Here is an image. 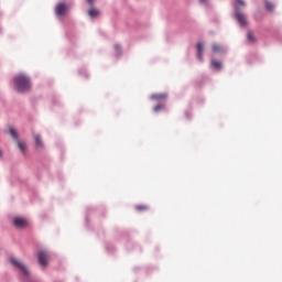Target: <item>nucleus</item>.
Instances as JSON below:
<instances>
[{
    "instance_id": "nucleus-2",
    "label": "nucleus",
    "mask_w": 282,
    "mask_h": 282,
    "mask_svg": "<svg viewBox=\"0 0 282 282\" xmlns=\"http://www.w3.org/2000/svg\"><path fill=\"white\" fill-rule=\"evenodd\" d=\"M37 261L42 268H47V263H50V253H47V251H39Z\"/></svg>"
},
{
    "instance_id": "nucleus-17",
    "label": "nucleus",
    "mask_w": 282,
    "mask_h": 282,
    "mask_svg": "<svg viewBox=\"0 0 282 282\" xmlns=\"http://www.w3.org/2000/svg\"><path fill=\"white\" fill-rule=\"evenodd\" d=\"M213 67H215L216 69H221V62L219 61H213L212 62Z\"/></svg>"
},
{
    "instance_id": "nucleus-23",
    "label": "nucleus",
    "mask_w": 282,
    "mask_h": 282,
    "mask_svg": "<svg viewBox=\"0 0 282 282\" xmlns=\"http://www.w3.org/2000/svg\"><path fill=\"white\" fill-rule=\"evenodd\" d=\"M0 158H1V151H0Z\"/></svg>"
},
{
    "instance_id": "nucleus-18",
    "label": "nucleus",
    "mask_w": 282,
    "mask_h": 282,
    "mask_svg": "<svg viewBox=\"0 0 282 282\" xmlns=\"http://www.w3.org/2000/svg\"><path fill=\"white\" fill-rule=\"evenodd\" d=\"M162 109H164V105H158L154 107L155 113H158L159 111H162Z\"/></svg>"
},
{
    "instance_id": "nucleus-7",
    "label": "nucleus",
    "mask_w": 282,
    "mask_h": 282,
    "mask_svg": "<svg viewBox=\"0 0 282 282\" xmlns=\"http://www.w3.org/2000/svg\"><path fill=\"white\" fill-rule=\"evenodd\" d=\"M166 98H169V95H166V93L153 94L151 96L152 100H166Z\"/></svg>"
},
{
    "instance_id": "nucleus-3",
    "label": "nucleus",
    "mask_w": 282,
    "mask_h": 282,
    "mask_svg": "<svg viewBox=\"0 0 282 282\" xmlns=\"http://www.w3.org/2000/svg\"><path fill=\"white\" fill-rule=\"evenodd\" d=\"M10 261L15 268H19V270H21L24 276H30V270H28V267H25V264L21 263V261L17 260V258H11Z\"/></svg>"
},
{
    "instance_id": "nucleus-19",
    "label": "nucleus",
    "mask_w": 282,
    "mask_h": 282,
    "mask_svg": "<svg viewBox=\"0 0 282 282\" xmlns=\"http://www.w3.org/2000/svg\"><path fill=\"white\" fill-rule=\"evenodd\" d=\"M236 2L238 3V6H246V2H243V0H236Z\"/></svg>"
},
{
    "instance_id": "nucleus-14",
    "label": "nucleus",
    "mask_w": 282,
    "mask_h": 282,
    "mask_svg": "<svg viewBox=\"0 0 282 282\" xmlns=\"http://www.w3.org/2000/svg\"><path fill=\"white\" fill-rule=\"evenodd\" d=\"M88 14H89V17H98V15L100 14V11H98V9L91 8V9L88 11Z\"/></svg>"
},
{
    "instance_id": "nucleus-21",
    "label": "nucleus",
    "mask_w": 282,
    "mask_h": 282,
    "mask_svg": "<svg viewBox=\"0 0 282 282\" xmlns=\"http://www.w3.org/2000/svg\"><path fill=\"white\" fill-rule=\"evenodd\" d=\"M115 50H120V46L116 45V46H115Z\"/></svg>"
},
{
    "instance_id": "nucleus-9",
    "label": "nucleus",
    "mask_w": 282,
    "mask_h": 282,
    "mask_svg": "<svg viewBox=\"0 0 282 282\" xmlns=\"http://www.w3.org/2000/svg\"><path fill=\"white\" fill-rule=\"evenodd\" d=\"M197 52H198L197 56H198L199 61H202V56L204 54V44H202V43L197 44Z\"/></svg>"
},
{
    "instance_id": "nucleus-1",
    "label": "nucleus",
    "mask_w": 282,
    "mask_h": 282,
    "mask_svg": "<svg viewBox=\"0 0 282 282\" xmlns=\"http://www.w3.org/2000/svg\"><path fill=\"white\" fill-rule=\"evenodd\" d=\"M14 85L15 90L20 91V94L30 91V87H32V85L30 84V78L23 74L17 75L14 77Z\"/></svg>"
},
{
    "instance_id": "nucleus-11",
    "label": "nucleus",
    "mask_w": 282,
    "mask_h": 282,
    "mask_svg": "<svg viewBox=\"0 0 282 282\" xmlns=\"http://www.w3.org/2000/svg\"><path fill=\"white\" fill-rule=\"evenodd\" d=\"M9 133L13 138V140H19V134L17 133V130H14V128L10 127Z\"/></svg>"
},
{
    "instance_id": "nucleus-12",
    "label": "nucleus",
    "mask_w": 282,
    "mask_h": 282,
    "mask_svg": "<svg viewBox=\"0 0 282 282\" xmlns=\"http://www.w3.org/2000/svg\"><path fill=\"white\" fill-rule=\"evenodd\" d=\"M18 148L20 149V151H22V153H25L28 145L23 141H18Z\"/></svg>"
},
{
    "instance_id": "nucleus-16",
    "label": "nucleus",
    "mask_w": 282,
    "mask_h": 282,
    "mask_svg": "<svg viewBox=\"0 0 282 282\" xmlns=\"http://www.w3.org/2000/svg\"><path fill=\"white\" fill-rule=\"evenodd\" d=\"M135 210L145 212V210H149V206H147V205H137Z\"/></svg>"
},
{
    "instance_id": "nucleus-15",
    "label": "nucleus",
    "mask_w": 282,
    "mask_h": 282,
    "mask_svg": "<svg viewBox=\"0 0 282 282\" xmlns=\"http://www.w3.org/2000/svg\"><path fill=\"white\" fill-rule=\"evenodd\" d=\"M264 4H265L267 10H269V12L274 11V4L272 2L265 1Z\"/></svg>"
},
{
    "instance_id": "nucleus-10",
    "label": "nucleus",
    "mask_w": 282,
    "mask_h": 282,
    "mask_svg": "<svg viewBox=\"0 0 282 282\" xmlns=\"http://www.w3.org/2000/svg\"><path fill=\"white\" fill-rule=\"evenodd\" d=\"M212 50L215 53H221V52H224V46H221L220 44H213Z\"/></svg>"
},
{
    "instance_id": "nucleus-5",
    "label": "nucleus",
    "mask_w": 282,
    "mask_h": 282,
    "mask_svg": "<svg viewBox=\"0 0 282 282\" xmlns=\"http://www.w3.org/2000/svg\"><path fill=\"white\" fill-rule=\"evenodd\" d=\"M236 19L240 25H248V21L246 20V15L239 11V9L236 10Z\"/></svg>"
},
{
    "instance_id": "nucleus-22",
    "label": "nucleus",
    "mask_w": 282,
    "mask_h": 282,
    "mask_svg": "<svg viewBox=\"0 0 282 282\" xmlns=\"http://www.w3.org/2000/svg\"><path fill=\"white\" fill-rule=\"evenodd\" d=\"M202 3H206V0H199Z\"/></svg>"
},
{
    "instance_id": "nucleus-8",
    "label": "nucleus",
    "mask_w": 282,
    "mask_h": 282,
    "mask_svg": "<svg viewBox=\"0 0 282 282\" xmlns=\"http://www.w3.org/2000/svg\"><path fill=\"white\" fill-rule=\"evenodd\" d=\"M35 144L40 149H43V140L41 139V134H35L34 135Z\"/></svg>"
},
{
    "instance_id": "nucleus-6",
    "label": "nucleus",
    "mask_w": 282,
    "mask_h": 282,
    "mask_svg": "<svg viewBox=\"0 0 282 282\" xmlns=\"http://www.w3.org/2000/svg\"><path fill=\"white\" fill-rule=\"evenodd\" d=\"M65 12H67V6H65V3H59L56 6L55 14H57V17H63Z\"/></svg>"
},
{
    "instance_id": "nucleus-4",
    "label": "nucleus",
    "mask_w": 282,
    "mask_h": 282,
    "mask_svg": "<svg viewBox=\"0 0 282 282\" xmlns=\"http://www.w3.org/2000/svg\"><path fill=\"white\" fill-rule=\"evenodd\" d=\"M13 226L20 229L28 228V219L23 217H15L13 219Z\"/></svg>"
},
{
    "instance_id": "nucleus-13",
    "label": "nucleus",
    "mask_w": 282,
    "mask_h": 282,
    "mask_svg": "<svg viewBox=\"0 0 282 282\" xmlns=\"http://www.w3.org/2000/svg\"><path fill=\"white\" fill-rule=\"evenodd\" d=\"M247 39L248 41H250L251 43H254L257 41V37H254V33H252V31H249L247 33Z\"/></svg>"
},
{
    "instance_id": "nucleus-20",
    "label": "nucleus",
    "mask_w": 282,
    "mask_h": 282,
    "mask_svg": "<svg viewBox=\"0 0 282 282\" xmlns=\"http://www.w3.org/2000/svg\"><path fill=\"white\" fill-rule=\"evenodd\" d=\"M87 2L89 3V6H94V0H87Z\"/></svg>"
}]
</instances>
